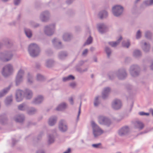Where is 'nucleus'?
Instances as JSON below:
<instances>
[{
	"mask_svg": "<svg viewBox=\"0 0 153 153\" xmlns=\"http://www.w3.org/2000/svg\"><path fill=\"white\" fill-rule=\"evenodd\" d=\"M91 126L92 129V133L94 137H97L104 133V131L94 121L91 122Z\"/></svg>",
	"mask_w": 153,
	"mask_h": 153,
	"instance_id": "obj_1",
	"label": "nucleus"
},
{
	"mask_svg": "<svg viewBox=\"0 0 153 153\" xmlns=\"http://www.w3.org/2000/svg\"><path fill=\"white\" fill-rule=\"evenodd\" d=\"M28 51L30 55L32 57L37 56L40 53L39 47L36 44H30L29 47Z\"/></svg>",
	"mask_w": 153,
	"mask_h": 153,
	"instance_id": "obj_2",
	"label": "nucleus"
},
{
	"mask_svg": "<svg viewBox=\"0 0 153 153\" xmlns=\"http://www.w3.org/2000/svg\"><path fill=\"white\" fill-rule=\"evenodd\" d=\"M123 10L124 8L122 6L117 5L113 7L112 11L114 16L118 17L122 14Z\"/></svg>",
	"mask_w": 153,
	"mask_h": 153,
	"instance_id": "obj_3",
	"label": "nucleus"
},
{
	"mask_svg": "<svg viewBox=\"0 0 153 153\" xmlns=\"http://www.w3.org/2000/svg\"><path fill=\"white\" fill-rule=\"evenodd\" d=\"M13 71V66L11 64H8L5 65L3 68L1 73L4 76L10 75Z\"/></svg>",
	"mask_w": 153,
	"mask_h": 153,
	"instance_id": "obj_4",
	"label": "nucleus"
},
{
	"mask_svg": "<svg viewBox=\"0 0 153 153\" xmlns=\"http://www.w3.org/2000/svg\"><path fill=\"white\" fill-rule=\"evenodd\" d=\"M13 56V54L11 52L5 51L0 53V60L4 62L8 61L11 59Z\"/></svg>",
	"mask_w": 153,
	"mask_h": 153,
	"instance_id": "obj_5",
	"label": "nucleus"
},
{
	"mask_svg": "<svg viewBox=\"0 0 153 153\" xmlns=\"http://www.w3.org/2000/svg\"><path fill=\"white\" fill-rule=\"evenodd\" d=\"M98 121L100 124L109 126L111 123L110 119L103 116H100L98 117Z\"/></svg>",
	"mask_w": 153,
	"mask_h": 153,
	"instance_id": "obj_6",
	"label": "nucleus"
},
{
	"mask_svg": "<svg viewBox=\"0 0 153 153\" xmlns=\"http://www.w3.org/2000/svg\"><path fill=\"white\" fill-rule=\"evenodd\" d=\"M129 71L132 76L133 77L136 76L139 74V68L137 65H132L130 68Z\"/></svg>",
	"mask_w": 153,
	"mask_h": 153,
	"instance_id": "obj_7",
	"label": "nucleus"
},
{
	"mask_svg": "<svg viewBox=\"0 0 153 153\" xmlns=\"http://www.w3.org/2000/svg\"><path fill=\"white\" fill-rule=\"evenodd\" d=\"M55 29L54 24L50 25L45 27L44 29L45 33L48 36H51L54 33Z\"/></svg>",
	"mask_w": 153,
	"mask_h": 153,
	"instance_id": "obj_8",
	"label": "nucleus"
},
{
	"mask_svg": "<svg viewBox=\"0 0 153 153\" xmlns=\"http://www.w3.org/2000/svg\"><path fill=\"white\" fill-rule=\"evenodd\" d=\"M24 74V71L20 69L18 71L16 79V85H19L23 81V76Z\"/></svg>",
	"mask_w": 153,
	"mask_h": 153,
	"instance_id": "obj_9",
	"label": "nucleus"
},
{
	"mask_svg": "<svg viewBox=\"0 0 153 153\" xmlns=\"http://www.w3.org/2000/svg\"><path fill=\"white\" fill-rule=\"evenodd\" d=\"M122 106L121 101L117 99L114 100L112 102V108L115 110H118L121 108Z\"/></svg>",
	"mask_w": 153,
	"mask_h": 153,
	"instance_id": "obj_10",
	"label": "nucleus"
},
{
	"mask_svg": "<svg viewBox=\"0 0 153 153\" xmlns=\"http://www.w3.org/2000/svg\"><path fill=\"white\" fill-rule=\"evenodd\" d=\"M24 91L20 90H18L16 91V99L18 102L22 101L24 98Z\"/></svg>",
	"mask_w": 153,
	"mask_h": 153,
	"instance_id": "obj_11",
	"label": "nucleus"
},
{
	"mask_svg": "<svg viewBox=\"0 0 153 153\" xmlns=\"http://www.w3.org/2000/svg\"><path fill=\"white\" fill-rule=\"evenodd\" d=\"M59 129L62 132H64L67 130L68 126L65 120H61L60 121L59 124Z\"/></svg>",
	"mask_w": 153,
	"mask_h": 153,
	"instance_id": "obj_12",
	"label": "nucleus"
},
{
	"mask_svg": "<svg viewBox=\"0 0 153 153\" xmlns=\"http://www.w3.org/2000/svg\"><path fill=\"white\" fill-rule=\"evenodd\" d=\"M50 17V13L48 11H45L42 12L41 14L40 18L41 20L44 22L48 20Z\"/></svg>",
	"mask_w": 153,
	"mask_h": 153,
	"instance_id": "obj_13",
	"label": "nucleus"
},
{
	"mask_svg": "<svg viewBox=\"0 0 153 153\" xmlns=\"http://www.w3.org/2000/svg\"><path fill=\"white\" fill-rule=\"evenodd\" d=\"M117 75L120 79H124L127 76V74L124 69H120L117 72Z\"/></svg>",
	"mask_w": 153,
	"mask_h": 153,
	"instance_id": "obj_14",
	"label": "nucleus"
},
{
	"mask_svg": "<svg viewBox=\"0 0 153 153\" xmlns=\"http://www.w3.org/2000/svg\"><path fill=\"white\" fill-rule=\"evenodd\" d=\"M97 28L99 31L102 33L105 32L107 30L106 26L103 24H98Z\"/></svg>",
	"mask_w": 153,
	"mask_h": 153,
	"instance_id": "obj_15",
	"label": "nucleus"
},
{
	"mask_svg": "<svg viewBox=\"0 0 153 153\" xmlns=\"http://www.w3.org/2000/svg\"><path fill=\"white\" fill-rule=\"evenodd\" d=\"M24 97L27 99H31L33 95L32 91L29 89H26L24 92Z\"/></svg>",
	"mask_w": 153,
	"mask_h": 153,
	"instance_id": "obj_16",
	"label": "nucleus"
},
{
	"mask_svg": "<svg viewBox=\"0 0 153 153\" xmlns=\"http://www.w3.org/2000/svg\"><path fill=\"white\" fill-rule=\"evenodd\" d=\"M129 129L128 126H125L122 128L119 131V134L121 136L123 135L128 133Z\"/></svg>",
	"mask_w": 153,
	"mask_h": 153,
	"instance_id": "obj_17",
	"label": "nucleus"
},
{
	"mask_svg": "<svg viewBox=\"0 0 153 153\" xmlns=\"http://www.w3.org/2000/svg\"><path fill=\"white\" fill-rule=\"evenodd\" d=\"M111 91V89L108 87L105 88H104L102 94V97L103 99L106 98L108 96Z\"/></svg>",
	"mask_w": 153,
	"mask_h": 153,
	"instance_id": "obj_18",
	"label": "nucleus"
},
{
	"mask_svg": "<svg viewBox=\"0 0 153 153\" xmlns=\"http://www.w3.org/2000/svg\"><path fill=\"white\" fill-rule=\"evenodd\" d=\"M44 98L42 95H39L33 100V102L35 104H38L41 103L43 100Z\"/></svg>",
	"mask_w": 153,
	"mask_h": 153,
	"instance_id": "obj_19",
	"label": "nucleus"
},
{
	"mask_svg": "<svg viewBox=\"0 0 153 153\" xmlns=\"http://www.w3.org/2000/svg\"><path fill=\"white\" fill-rule=\"evenodd\" d=\"M134 124L135 128L138 129L140 130L142 129L144 127V125L143 123L139 121L136 122Z\"/></svg>",
	"mask_w": 153,
	"mask_h": 153,
	"instance_id": "obj_20",
	"label": "nucleus"
},
{
	"mask_svg": "<svg viewBox=\"0 0 153 153\" xmlns=\"http://www.w3.org/2000/svg\"><path fill=\"white\" fill-rule=\"evenodd\" d=\"M108 13L105 10H102L100 11L98 13V16L101 19L106 18L108 16Z\"/></svg>",
	"mask_w": 153,
	"mask_h": 153,
	"instance_id": "obj_21",
	"label": "nucleus"
},
{
	"mask_svg": "<svg viewBox=\"0 0 153 153\" xmlns=\"http://www.w3.org/2000/svg\"><path fill=\"white\" fill-rule=\"evenodd\" d=\"M67 107V104L65 102H62L59 104L56 107V109L57 111H62L65 109Z\"/></svg>",
	"mask_w": 153,
	"mask_h": 153,
	"instance_id": "obj_22",
	"label": "nucleus"
},
{
	"mask_svg": "<svg viewBox=\"0 0 153 153\" xmlns=\"http://www.w3.org/2000/svg\"><path fill=\"white\" fill-rule=\"evenodd\" d=\"M56 117H51L50 118L48 122V124L50 126H52L56 123Z\"/></svg>",
	"mask_w": 153,
	"mask_h": 153,
	"instance_id": "obj_23",
	"label": "nucleus"
},
{
	"mask_svg": "<svg viewBox=\"0 0 153 153\" xmlns=\"http://www.w3.org/2000/svg\"><path fill=\"white\" fill-rule=\"evenodd\" d=\"M24 117L23 115H18L14 118L15 120L17 122H21L24 120Z\"/></svg>",
	"mask_w": 153,
	"mask_h": 153,
	"instance_id": "obj_24",
	"label": "nucleus"
},
{
	"mask_svg": "<svg viewBox=\"0 0 153 153\" xmlns=\"http://www.w3.org/2000/svg\"><path fill=\"white\" fill-rule=\"evenodd\" d=\"M10 88L9 86L7 88L4 89L3 90L0 92V97H1L5 95L9 91Z\"/></svg>",
	"mask_w": 153,
	"mask_h": 153,
	"instance_id": "obj_25",
	"label": "nucleus"
},
{
	"mask_svg": "<svg viewBox=\"0 0 153 153\" xmlns=\"http://www.w3.org/2000/svg\"><path fill=\"white\" fill-rule=\"evenodd\" d=\"M122 39V37L120 36L119 39L116 42H110L108 43L109 44L113 47H115L117 46L120 43V41Z\"/></svg>",
	"mask_w": 153,
	"mask_h": 153,
	"instance_id": "obj_26",
	"label": "nucleus"
},
{
	"mask_svg": "<svg viewBox=\"0 0 153 153\" xmlns=\"http://www.w3.org/2000/svg\"><path fill=\"white\" fill-rule=\"evenodd\" d=\"M150 45L149 44L147 43L146 42L144 43V44L143 46V50L146 52H148L150 49Z\"/></svg>",
	"mask_w": 153,
	"mask_h": 153,
	"instance_id": "obj_27",
	"label": "nucleus"
},
{
	"mask_svg": "<svg viewBox=\"0 0 153 153\" xmlns=\"http://www.w3.org/2000/svg\"><path fill=\"white\" fill-rule=\"evenodd\" d=\"M25 32L26 35L28 38H30L32 36L31 31L29 29L27 28L25 29Z\"/></svg>",
	"mask_w": 153,
	"mask_h": 153,
	"instance_id": "obj_28",
	"label": "nucleus"
},
{
	"mask_svg": "<svg viewBox=\"0 0 153 153\" xmlns=\"http://www.w3.org/2000/svg\"><path fill=\"white\" fill-rule=\"evenodd\" d=\"M27 108V106L25 103L22 104L18 106V109L20 110L23 111L26 110Z\"/></svg>",
	"mask_w": 153,
	"mask_h": 153,
	"instance_id": "obj_29",
	"label": "nucleus"
},
{
	"mask_svg": "<svg viewBox=\"0 0 153 153\" xmlns=\"http://www.w3.org/2000/svg\"><path fill=\"white\" fill-rule=\"evenodd\" d=\"M74 76L71 75H70L68 76L64 77L63 78V80L64 82H66L71 80H74Z\"/></svg>",
	"mask_w": 153,
	"mask_h": 153,
	"instance_id": "obj_30",
	"label": "nucleus"
},
{
	"mask_svg": "<svg viewBox=\"0 0 153 153\" xmlns=\"http://www.w3.org/2000/svg\"><path fill=\"white\" fill-rule=\"evenodd\" d=\"M27 77L28 82L29 83H31L33 81L32 74L30 73H28L27 74Z\"/></svg>",
	"mask_w": 153,
	"mask_h": 153,
	"instance_id": "obj_31",
	"label": "nucleus"
},
{
	"mask_svg": "<svg viewBox=\"0 0 153 153\" xmlns=\"http://www.w3.org/2000/svg\"><path fill=\"white\" fill-rule=\"evenodd\" d=\"M71 35L68 33H65L63 36V40L65 41L69 40L70 39Z\"/></svg>",
	"mask_w": 153,
	"mask_h": 153,
	"instance_id": "obj_32",
	"label": "nucleus"
},
{
	"mask_svg": "<svg viewBox=\"0 0 153 153\" xmlns=\"http://www.w3.org/2000/svg\"><path fill=\"white\" fill-rule=\"evenodd\" d=\"M12 96H10L7 98L5 100V103L6 105H8L10 104L12 101Z\"/></svg>",
	"mask_w": 153,
	"mask_h": 153,
	"instance_id": "obj_33",
	"label": "nucleus"
},
{
	"mask_svg": "<svg viewBox=\"0 0 153 153\" xmlns=\"http://www.w3.org/2000/svg\"><path fill=\"white\" fill-rule=\"evenodd\" d=\"M53 61L52 60H48L46 61V65L48 67H51L53 64Z\"/></svg>",
	"mask_w": 153,
	"mask_h": 153,
	"instance_id": "obj_34",
	"label": "nucleus"
},
{
	"mask_svg": "<svg viewBox=\"0 0 153 153\" xmlns=\"http://www.w3.org/2000/svg\"><path fill=\"white\" fill-rule=\"evenodd\" d=\"M99 96H97L95 97L94 104L95 106H97L99 104Z\"/></svg>",
	"mask_w": 153,
	"mask_h": 153,
	"instance_id": "obj_35",
	"label": "nucleus"
},
{
	"mask_svg": "<svg viewBox=\"0 0 153 153\" xmlns=\"http://www.w3.org/2000/svg\"><path fill=\"white\" fill-rule=\"evenodd\" d=\"M133 55L135 57H138L141 55V53L139 51L136 50L134 51Z\"/></svg>",
	"mask_w": 153,
	"mask_h": 153,
	"instance_id": "obj_36",
	"label": "nucleus"
},
{
	"mask_svg": "<svg viewBox=\"0 0 153 153\" xmlns=\"http://www.w3.org/2000/svg\"><path fill=\"white\" fill-rule=\"evenodd\" d=\"M54 140V137L53 135H50L48 137V142L50 143H53Z\"/></svg>",
	"mask_w": 153,
	"mask_h": 153,
	"instance_id": "obj_37",
	"label": "nucleus"
},
{
	"mask_svg": "<svg viewBox=\"0 0 153 153\" xmlns=\"http://www.w3.org/2000/svg\"><path fill=\"white\" fill-rule=\"evenodd\" d=\"M67 54L66 52H62L59 55V57L61 59H63L65 57L67 56Z\"/></svg>",
	"mask_w": 153,
	"mask_h": 153,
	"instance_id": "obj_38",
	"label": "nucleus"
},
{
	"mask_svg": "<svg viewBox=\"0 0 153 153\" xmlns=\"http://www.w3.org/2000/svg\"><path fill=\"white\" fill-rule=\"evenodd\" d=\"M122 45L123 47L128 48L130 46V43L128 41L126 42L124 41L122 42Z\"/></svg>",
	"mask_w": 153,
	"mask_h": 153,
	"instance_id": "obj_39",
	"label": "nucleus"
},
{
	"mask_svg": "<svg viewBox=\"0 0 153 153\" xmlns=\"http://www.w3.org/2000/svg\"><path fill=\"white\" fill-rule=\"evenodd\" d=\"M146 5H150L153 4V0H147L144 2Z\"/></svg>",
	"mask_w": 153,
	"mask_h": 153,
	"instance_id": "obj_40",
	"label": "nucleus"
},
{
	"mask_svg": "<svg viewBox=\"0 0 153 153\" xmlns=\"http://www.w3.org/2000/svg\"><path fill=\"white\" fill-rule=\"evenodd\" d=\"M36 110L33 108H32L29 109L27 111L28 114H33L36 112Z\"/></svg>",
	"mask_w": 153,
	"mask_h": 153,
	"instance_id": "obj_41",
	"label": "nucleus"
},
{
	"mask_svg": "<svg viewBox=\"0 0 153 153\" xmlns=\"http://www.w3.org/2000/svg\"><path fill=\"white\" fill-rule=\"evenodd\" d=\"M105 51H106L107 56L108 57L110 56V54L111 53V51L110 49L108 47H106L105 49Z\"/></svg>",
	"mask_w": 153,
	"mask_h": 153,
	"instance_id": "obj_42",
	"label": "nucleus"
},
{
	"mask_svg": "<svg viewBox=\"0 0 153 153\" xmlns=\"http://www.w3.org/2000/svg\"><path fill=\"white\" fill-rule=\"evenodd\" d=\"M92 38L91 37H89L85 43V45H88L90 44L92 42Z\"/></svg>",
	"mask_w": 153,
	"mask_h": 153,
	"instance_id": "obj_43",
	"label": "nucleus"
},
{
	"mask_svg": "<svg viewBox=\"0 0 153 153\" xmlns=\"http://www.w3.org/2000/svg\"><path fill=\"white\" fill-rule=\"evenodd\" d=\"M43 79V76L40 74H38L36 76V79L37 80H42Z\"/></svg>",
	"mask_w": 153,
	"mask_h": 153,
	"instance_id": "obj_44",
	"label": "nucleus"
},
{
	"mask_svg": "<svg viewBox=\"0 0 153 153\" xmlns=\"http://www.w3.org/2000/svg\"><path fill=\"white\" fill-rule=\"evenodd\" d=\"M52 42L53 44H56V45H60V42H59L56 39H54L52 41Z\"/></svg>",
	"mask_w": 153,
	"mask_h": 153,
	"instance_id": "obj_45",
	"label": "nucleus"
},
{
	"mask_svg": "<svg viewBox=\"0 0 153 153\" xmlns=\"http://www.w3.org/2000/svg\"><path fill=\"white\" fill-rule=\"evenodd\" d=\"M141 36V32L140 30H138L136 35V37L137 39H139Z\"/></svg>",
	"mask_w": 153,
	"mask_h": 153,
	"instance_id": "obj_46",
	"label": "nucleus"
},
{
	"mask_svg": "<svg viewBox=\"0 0 153 153\" xmlns=\"http://www.w3.org/2000/svg\"><path fill=\"white\" fill-rule=\"evenodd\" d=\"M151 33L148 31H146L145 33V36L146 37L149 38L151 37Z\"/></svg>",
	"mask_w": 153,
	"mask_h": 153,
	"instance_id": "obj_47",
	"label": "nucleus"
},
{
	"mask_svg": "<svg viewBox=\"0 0 153 153\" xmlns=\"http://www.w3.org/2000/svg\"><path fill=\"white\" fill-rule=\"evenodd\" d=\"M139 114L141 116H143V115L149 116V114L148 113H145L144 112L141 111V112H139Z\"/></svg>",
	"mask_w": 153,
	"mask_h": 153,
	"instance_id": "obj_48",
	"label": "nucleus"
},
{
	"mask_svg": "<svg viewBox=\"0 0 153 153\" xmlns=\"http://www.w3.org/2000/svg\"><path fill=\"white\" fill-rule=\"evenodd\" d=\"M81 103L80 104V106H79V111H78V115H77V121L79 119V115H80V113H81Z\"/></svg>",
	"mask_w": 153,
	"mask_h": 153,
	"instance_id": "obj_49",
	"label": "nucleus"
},
{
	"mask_svg": "<svg viewBox=\"0 0 153 153\" xmlns=\"http://www.w3.org/2000/svg\"><path fill=\"white\" fill-rule=\"evenodd\" d=\"M101 145V144L100 143H99L96 144H93L92 145V146L94 148H98Z\"/></svg>",
	"mask_w": 153,
	"mask_h": 153,
	"instance_id": "obj_50",
	"label": "nucleus"
},
{
	"mask_svg": "<svg viewBox=\"0 0 153 153\" xmlns=\"http://www.w3.org/2000/svg\"><path fill=\"white\" fill-rule=\"evenodd\" d=\"M76 85V83L75 82H72L70 84V86L72 88H74Z\"/></svg>",
	"mask_w": 153,
	"mask_h": 153,
	"instance_id": "obj_51",
	"label": "nucleus"
},
{
	"mask_svg": "<svg viewBox=\"0 0 153 153\" xmlns=\"http://www.w3.org/2000/svg\"><path fill=\"white\" fill-rule=\"evenodd\" d=\"M88 50L87 49H85L82 52V55L83 56H85L87 53Z\"/></svg>",
	"mask_w": 153,
	"mask_h": 153,
	"instance_id": "obj_52",
	"label": "nucleus"
},
{
	"mask_svg": "<svg viewBox=\"0 0 153 153\" xmlns=\"http://www.w3.org/2000/svg\"><path fill=\"white\" fill-rule=\"evenodd\" d=\"M21 0H14V3L15 5H17L20 2Z\"/></svg>",
	"mask_w": 153,
	"mask_h": 153,
	"instance_id": "obj_53",
	"label": "nucleus"
},
{
	"mask_svg": "<svg viewBox=\"0 0 153 153\" xmlns=\"http://www.w3.org/2000/svg\"><path fill=\"white\" fill-rule=\"evenodd\" d=\"M69 101L70 102V103L72 105L73 104L74 102H73V100L72 98L71 97L69 99Z\"/></svg>",
	"mask_w": 153,
	"mask_h": 153,
	"instance_id": "obj_54",
	"label": "nucleus"
},
{
	"mask_svg": "<svg viewBox=\"0 0 153 153\" xmlns=\"http://www.w3.org/2000/svg\"><path fill=\"white\" fill-rule=\"evenodd\" d=\"M74 0H67L66 3L67 4H69L71 3Z\"/></svg>",
	"mask_w": 153,
	"mask_h": 153,
	"instance_id": "obj_55",
	"label": "nucleus"
},
{
	"mask_svg": "<svg viewBox=\"0 0 153 153\" xmlns=\"http://www.w3.org/2000/svg\"><path fill=\"white\" fill-rule=\"evenodd\" d=\"M150 68L153 70V61H151V65L150 66Z\"/></svg>",
	"mask_w": 153,
	"mask_h": 153,
	"instance_id": "obj_56",
	"label": "nucleus"
},
{
	"mask_svg": "<svg viewBox=\"0 0 153 153\" xmlns=\"http://www.w3.org/2000/svg\"><path fill=\"white\" fill-rule=\"evenodd\" d=\"M71 149L70 148H68V150L65 152L64 153H69L71 152Z\"/></svg>",
	"mask_w": 153,
	"mask_h": 153,
	"instance_id": "obj_57",
	"label": "nucleus"
},
{
	"mask_svg": "<svg viewBox=\"0 0 153 153\" xmlns=\"http://www.w3.org/2000/svg\"><path fill=\"white\" fill-rule=\"evenodd\" d=\"M36 153H45V152L43 151H39L38 152Z\"/></svg>",
	"mask_w": 153,
	"mask_h": 153,
	"instance_id": "obj_58",
	"label": "nucleus"
},
{
	"mask_svg": "<svg viewBox=\"0 0 153 153\" xmlns=\"http://www.w3.org/2000/svg\"><path fill=\"white\" fill-rule=\"evenodd\" d=\"M87 70V69H86L85 70H82V71H79L80 72H85V71H86Z\"/></svg>",
	"mask_w": 153,
	"mask_h": 153,
	"instance_id": "obj_59",
	"label": "nucleus"
},
{
	"mask_svg": "<svg viewBox=\"0 0 153 153\" xmlns=\"http://www.w3.org/2000/svg\"><path fill=\"white\" fill-rule=\"evenodd\" d=\"M94 50V48H91V51H92L93 50Z\"/></svg>",
	"mask_w": 153,
	"mask_h": 153,
	"instance_id": "obj_60",
	"label": "nucleus"
},
{
	"mask_svg": "<svg viewBox=\"0 0 153 153\" xmlns=\"http://www.w3.org/2000/svg\"><path fill=\"white\" fill-rule=\"evenodd\" d=\"M0 122H1V124H4V123H3V122L2 121H0Z\"/></svg>",
	"mask_w": 153,
	"mask_h": 153,
	"instance_id": "obj_61",
	"label": "nucleus"
},
{
	"mask_svg": "<svg viewBox=\"0 0 153 153\" xmlns=\"http://www.w3.org/2000/svg\"><path fill=\"white\" fill-rule=\"evenodd\" d=\"M2 0L4 1H7L8 0Z\"/></svg>",
	"mask_w": 153,
	"mask_h": 153,
	"instance_id": "obj_62",
	"label": "nucleus"
},
{
	"mask_svg": "<svg viewBox=\"0 0 153 153\" xmlns=\"http://www.w3.org/2000/svg\"><path fill=\"white\" fill-rule=\"evenodd\" d=\"M81 62H82V63H83V61H81Z\"/></svg>",
	"mask_w": 153,
	"mask_h": 153,
	"instance_id": "obj_63",
	"label": "nucleus"
},
{
	"mask_svg": "<svg viewBox=\"0 0 153 153\" xmlns=\"http://www.w3.org/2000/svg\"><path fill=\"white\" fill-rule=\"evenodd\" d=\"M4 121H6V120H4Z\"/></svg>",
	"mask_w": 153,
	"mask_h": 153,
	"instance_id": "obj_64",
	"label": "nucleus"
}]
</instances>
